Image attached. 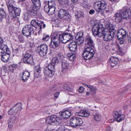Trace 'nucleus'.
I'll use <instances>...</instances> for the list:
<instances>
[{
  "label": "nucleus",
  "mask_w": 131,
  "mask_h": 131,
  "mask_svg": "<svg viewBox=\"0 0 131 131\" xmlns=\"http://www.w3.org/2000/svg\"><path fill=\"white\" fill-rule=\"evenodd\" d=\"M12 10V13L9 14H12V17L13 18H15L17 16L20 15L21 12V9L20 8L15 7Z\"/></svg>",
  "instance_id": "nucleus-21"
},
{
  "label": "nucleus",
  "mask_w": 131,
  "mask_h": 131,
  "mask_svg": "<svg viewBox=\"0 0 131 131\" xmlns=\"http://www.w3.org/2000/svg\"><path fill=\"white\" fill-rule=\"evenodd\" d=\"M63 57L62 53H58L56 55L55 57H53L51 60V62L55 65L56 63H58L59 61H61L62 58Z\"/></svg>",
  "instance_id": "nucleus-24"
},
{
  "label": "nucleus",
  "mask_w": 131,
  "mask_h": 131,
  "mask_svg": "<svg viewBox=\"0 0 131 131\" xmlns=\"http://www.w3.org/2000/svg\"><path fill=\"white\" fill-rule=\"evenodd\" d=\"M115 57L114 56L111 57L110 58V63L112 67H114L115 66Z\"/></svg>",
  "instance_id": "nucleus-39"
},
{
  "label": "nucleus",
  "mask_w": 131,
  "mask_h": 131,
  "mask_svg": "<svg viewBox=\"0 0 131 131\" xmlns=\"http://www.w3.org/2000/svg\"><path fill=\"white\" fill-rule=\"evenodd\" d=\"M83 84L86 87H87V86H88V85L85 83H83Z\"/></svg>",
  "instance_id": "nucleus-61"
},
{
  "label": "nucleus",
  "mask_w": 131,
  "mask_h": 131,
  "mask_svg": "<svg viewBox=\"0 0 131 131\" xmlns=\"http://www.w3.org/2000/svg\"><path fill=\"white\" fill-rule=\"evenodd\" d=\"M124 116L121 115L117 111L115 112V120L118 122H120L124 119Z\"/></svg>",
  "instance_id": "nucleus-30"
},
{
  "label": "nucleus",
  "mask_w": 131,
  "mask_h": 131,
  "mask_svg": "<svg viewBox=\"0 0 131 131\" xmlns=\"http://www.w3.org/2000/svg\"><path fill=\"white\" fill-rule=\"evenodd\" d=\"M59 94V92L54 93V97L56 98H57L58 97V96Z\"/></svg>",
  "instance_id": "nucleus-55"
},
{
  "label": "nucleus",
  "mask_w": 131,
  "mask_h": 131,
  "mask_svg": "<svg viewBox=\"0 0 131 131\" xmlns=\"http://www.w3.org/2000/svg\"><path fill=\"white\" fill-rule=\"evenodd\" d=\"M90 94V92H86V95L87 96H88Z\"/></svg>",
  "instance_id": "nucleus-62"
},
{
  "label": "nucleus",
  "mask_w": 131,
  "mask_h": 131,
  "mask_svg": "<svg viewBox=\"0 0 131 131\" xmlns=\"http://www.w3.org/2000/svg\"><path fill=\"white\" fill-rule=\"evenodd\" d=\"M60 42L59 40L51 41V47L54 49H56L60 46Z\"/></svg>",
  "instance_id": "nucleus-27"
},
{
  "label": "nucleus",
  "mask_w": 131,
  "mask_h": 131,
  "mask_svg": "<svg viewBox=\"0 0 131 131\" xmlns=\"http://www.w3.org/2000/svg\"><path fill=\"white\" fill-rule=\"evenodd\" d=\"M46 2L47 3V4L44 6V10L49 15H51L55 12L56 4L53 1Z\"/></svg>",
  "instance_id": "nucleus-9"
},
{
  "label": "nucleus",
  "mask_w": 131,
  "mask_h": 131,
  "mask_svg": "<svg viewBox=\"0 0 131 131\" xmlns=\"http://www.w3.org/2000/svg\"><path fill=\"white\" fill-rule=\"evenodd\" d=\"M62 87L64 90L65 91H71V89L69 86L66 84H64L63 85Z\"/></svg>",
  "instance_id": "nucleus-42"
},
{
  "label": "nucleus",
  "mask_w": 131,
  "mask_h": 131,
  "mask_svg": "<svg viewBox=\"0 0 131 131\" xmlns=\"http://www.w3.org/2000/svg\"><path fill=\"white\" fill-rule=\"evenodd\" d=\"M22 61L25 64L29 65L34 64V59L32 56L28 53H26L22 59Z\"/></svg>",
  "instance_id": "nucleus-16"
},
{
  "label": "nucleus",
  "mask_w": 131,
  "mask_h": 131,
  "mask_svg": "<svg viewBox=\"0 0 131 131\" xmlns=\"http://www.w3.org/2000/svg\"><path fill=\"white\" fill-rule=\"evenodd\" d=\"M9 68H11V69L9 70H13L16 69V66L14 65H10L9 66Z\"/></svg>",
  "instance_id": "nucleus-51"
},
{
  "label": "nucleus",
  "mask_w": 131,
  "mask_h": 131,
  "mask_svg": "<svg viewBox=\"0 0 131 131\" xmlns=\"http://www.w3.org/2000/svg\"><path fill=\"white\" fill-rule=\"evenodd\" d=\"M129 9L128 7H124L120 10L118 11L115 14V21L120 22L122 19H127L129 17Z\"/></svg>",
  "instance_id": "nucleus-5"
},
{
  "label": "nucleus",
  "mask_w": 131,
  "mask_h": 131,
  "mask_svg": "<svg viewBox=\"0 0 131 131\" xmlns=\"http://www.w3.org/2000/svg\"><path fill=\"white\" fill-rule=\"evenodd\" d=\"M87 87L89 88L90 89H91L92 88H93L94 87L92 86L88 85V86H87Z\"/></svg>",
  "instance_id": "nucleus-59"
},
{
  "label": "nucleus",
  "mask_w": 131,
  "mask_h": 131,
  "mask_svg": "<svg viewBox=\"0 0 131 131\" xmlns=\"http://www.w3.org/2000/svg\"><path fill=\"white\" fill-rule=\"evenodd\" d=\"M55 66L51 62L50 63L44 68L43 70V73L47 76L52 77L54 74Z\"/></svg>",
  "instance_id": "nucleus-10"
},
{
  "label": "nucleus",
  "mask_w": 131,
  "mask_h": 131,
  "mask_svg": "<svg viewBox=\"0 0 131 131\" xmlns=\"http://www.w3.org/2000/svg\"><path fill=\"white\" fill-rule=\"evenodd\" d=\"M96 90L97 89L96 87H94L91 89H90V92L91 94L92 95H94L96 93Z\"/></svg>",
  "instance_id": "nucleus-43"
},
{
  "label": "nucleus",
  "mask_w": 131,
  "mask_h": 131,
  "mask_svg": "<svg viewBox=\"0 0 131 131\" xmlns=\"http://www.w3.org/2000/svg\"><path fill=\"white\" fill-rule=\"evenodd\" d=\"M71 32V31H69L68 29H66L64 31V33L60 34L59 40L61 43H66L68 42H71V41H73L74 37Z\"/></svg>",
  "instance_id": "nucleus-6"
},
{
  "label": "nucleus",
  "mask_w": 131,
  "mask_h": 131,
  "mask_svg": "<svg viewBox=\"0 0 131 131\" xmlns=\"http://www.w3.org/2000/svg\"><path fill=\"white\" fill-rule=\"evenodd\" d=\"M22 79L24 82H26L29 77L30 73L27 71H25L23 72Z\"/></svg>",
  "instance_id": "nucleus-31"
},
{
  "label": "nucleus",
  "mask_w": 131,
  "mask_h": 131,
  "mask_svg": "<svg viewBox=\"0 0 131 131\" xmlns=\"http://www.w3.org/2000/svg\"><path fill=\"white\" fill-rule=\"evenodd\" d=\"M40 73L39 72L34 71V77L35 78H37L39 76V75Z\"/></svg>",
  "instance_id": "nucleus-52"
},
{
  "label": "nucleus",
  "mask_w": 131,
  "mask_h": 131,
  "mask_svg": "<svg viewBox=\"0 0 131 131\" xmlns=\"http://www.w3.org/2000/svg\"><path fill=\"white\" fill-rule=\"evenodd\" d=\"M39 54L41 57H44L46 55L48 51V46L45 44H41L38 47Z\"/></svg>",
  "instance_id": "nucleus-15"
},
{
  "label": "nucleus",
  "mask_w": 131,
  "mask_h": 131,
  "mask_svg": "<svg viewBox=\"0 0 131 131\" xmlns=\"http://www.w3.org/2000/svg\"><path fill=\"white\" fill-rule=\"evenodd\" d=\"M68 0H59V3L62 6H67L68 4Z\"/></svg>",
  "instance_id": "nucleus-38"
},
{
  "label": "nucleus",
  "mask_w": 131,
  "mask_h": 131,
  "mask_svg": "<svg viewBox=\"0 0 131 131\" xmlns=\"http://www.w3.org/2000/svg\"><path fill=\"white\" fill-rule=\"evenodd\" d=\"M16 119V117L15 116H13L11 117L8 121V127L9 129H11L13 128Z\"/></svg>",
  "instance_id": "nucleus-29"
},
{
  "label": "nucleus",
  "mask_w": 131,
  "mask_h": 131,
  "mask_svg": "<svg viewBox=\"0 0 131 131\" xmlns=\"http://www.w3.org/2000/svg\"><path fill=\"white\" fill-rule=\"evenodd\" d=\"M74 14L76 18H78L81 17H83L84 16L83 13L81 11H75Z\"/></svg>",
  "instance_id": "nucleus-36"
},
{
  "label": "nucleus",
  "mask_w": 131,
  "mask_h": 131,
  "mask_svg": "<svg viewBox=\"0 0 131 131\" xmlns=\"http://www.w3.org/2000/svg\"><path fill=\"white\" fill-rule=\"evenodd\" d=\"M25 0H19V2H23L24 1H25Z\"/></svg>",
  "instance_id": "nucleus-63"
},
{
  "label": "nucleus",
  "mask_w": 131,
  "mask_h": 131,
  "mask_svg": "<svg viewBox=\"0 0 131 131\" xmlns=\"http://www.w3.org/2000/svg\"><path fill=\"white\" fill-rule=\"evenodd\" d=\"M65 130V128L64 125H62L57 130V131H64Z\"/></svg>",
  "instance_id": "nucleus-47"
},
{
  "label": "nucleus",
  "mask_w": 131,
  "mask_h": 131,
  "mask_svg": "<svg viewBox=\"0 0 131 131\" xmlns=\"http://www.w3.org/2000/svg\"><path fill=\"white\" fill-rule=\"evenodd\" d=\"M46 123L52 125H58L62 122V120L55 115L48 117L46 119Z\"/></svg>",
  "instance_id": "nucleus-8"
},
{
  "label": "nucleus",
  "mask_w": 131,
  "mask_h": 131,
  "mask_svg": "<svg viewBox=\"0 0 131 131\" xmlns=\"http://www.w3.org/2000/svg\"><path fill=\"white\" fill-rule=\"evenodd\" d=\"M0 49L1 50V51H0V54L1 53H10L9 49L6 45H1L0 46Z\"/></svg>",
  "instance_id": "nucleus-26"
},
{
  "label": "nucleus",
  "mask_w": 131,
  "mask_h": 131,
  "mask_svg": "<svg viewBox=\"0 0 131 131\" xmlns=\"http://www.w3.org/2000/svg\"><path fill=\"white\" fill-rule=\"evenodd\" d=\"M104 29L103 25L102 24H95L92 29L93 35L94 36H98L100 37H101L104 34Z\"/></svg>",
  "instance_id": "nucleus-7"
},
{
  "label": "nucleus",
  "mask_w": 131,
  "mask_h": 131,
  "mask_svg": "<svg viewBox=\"0 0 131 131\" xmlns=\"http://www.w3.org/2000/svg\"><path fill=\"white\" fill-rule=\"evenodd\" d=\"M84 89L83 88L82 86H80L78 90L79 92L82 93L84 91Z\"/></svg>",
  "instance_id": "nucleus-50"
},
{
  "label": "nucleus",
  "mask_w": 131,
  "mask_h": 131,
  "mask_svg": "<svg viewBox=\"0 0 131 131\" xmlns=\"http://www.w3.org/2000/svg\"><path fill=\"white\" fill-rule=\"evenodd\" d=\"M59 35L58 32L57 31H54L52 32L50 36L51 41L59 40Z\"/></svg>",
  "instance_id": "nucleus-28"
},
{
  "label": "nucleus",
  "mask_w": 131,
  "mask_h": 131,
  "mask_svg": "<svg viewBox=\"0 0 131 131\" xmlns=\"http://www.w3.org/2000/svg\"><path fill=\"white\" fill-rule=\"evenodd\" d=\"M27 13H28V12H27ZM30 15L28 13H24V15L23 16V19L25 21H28L29 19V17L28 16V15Z\"/></svg>",
  "instance_id": "nucleus-44"
},
{
  "label": "nucleus",
  "mask_w": 131,
  "mask_h": 131,
  "mask_svg": "<svg viewBox=\"0 0 131 131\" xmlns=\"http://www.w3.org/2000/svg\"><path fill=\"white\" fill-rule=\"evenodd\" d=\"M30 24L35 28H38L40 29L44 28L46 26L43 22L40 20L33 19L31 21Z\"/></svg>",
  "instance_id": "nucleus-17"
},
{
  "label": "nucleus",
  "mask_w": 131,
  "mask_h": 131,
  "mask_svg": "<svg viewBox=\"0 0 131 131\" xmlns=\"http://www.w3.org/2000/svg\"><path fill=\"white\" fill-rule=\"evenodd\" d=\"M69 62L66 60H63L62 61L61 66L62 71L64 73H66L69 70L70 66Z\"/></svg>",
  "instance_id": "nucleus-18"
},
{
  "label": "nucleus",
  "mask_w": 131,
  "mask_h": 131,
  "mask_svg": "<svg viewBox=\"0 0 131 131\" xmlns=\"http://www.w3.org/2000/svg\"><path fill=\"white\" fill-rule=\"evenodd\" d=\"M34 71L40 73L41 69L40 67L38 66H36L34 68Z\"/></svg>",
  "instance_id": "nucleus-48"
},
{
  "label": "nucleus",
  "mask_w": 131,
  "mask_h": 131,
  "mask_svg": "<svg viewBox=\"0 0 131 131\" xmlns=\"http://www.w3.org/2000/svg\"><path fill=\"white\" fill-rule=\"evenodd\" d=\"M31 1L32 4L27 7L28 14L32 17L41 18L42 15L38 11L41 5L40 0H31Z\"/></svg>",
  "instance_id": "nucleus-3"
},
{
  "label": "nucleus",
  "mask_w": 131,
  "mask_h": 131,
  "mask_svg": "<svg viewBox=\"0 0 131 131\" xmlns=\"http://www.w3.org/2000/svg\"><path fill=\"white\" fill-rule=\"evenodd\" d=\"M10 53H1L0 56L1 57V59L2 61L4 62H7L8 60V58L10 56Z\"/></svg>",
  "instance_id": "nucleus-25"
},
{
  "label": "nucleus",
  "mask_w": 131,
  "mask_h": 131,
  "mask_svg": "<svg viewBox=\"0 0 131 131\" xmlns=\"http://www.w3.org/2000/svg\"><path fill=\"white\" fill-rule=\"evenodd\" d=\"M75 54L76 53L73 52L69 53L68 54L67 56L70 61H73L75 59Z\"/></svg>",
  "instance_id": "nucleus-35"
},
{
  "label": "nucleus",
  "mask_w": 131,
  "mask_h": 131,
  "mask_svg": "<svg viewBox=\"0 0 131 131\" xmlns=\"http://www.w3.org/2000/svg\"><path fill=\"white\" fill-rule=\"evenodd\" d=\"M50 38V36L48 35H46L42 37V40L44 41L48 40Z\"/></svg>",
  "instance_id": "nucleus-46"
},
{
  "label": "nucleus",
  "mask_w": 131,
  "mask_h": 131,
  "mask_svg": "<svg viewBox=\"0 0 131 131\" xmlns=\"http://www.w3.org/2000/svg\"><path fill=\"white\" fill-rule=\"evenodd\" d=\"M17 113L14 108V107H12L8 111V114L9 115L14 114Z\"/></svg>",
  "instance_id": "nucleus-41"
},
{
  "label": "nucleus",
  "mask_w": 131,
  "mask_h": 131,
  "mask_svg": "<svg viewBox=\"0 0 131 131\" xmlns=\"http://www.w3.org/2000/svg\"><path fill=\"white\" fill-rule=\"evenodd\" d=\"M6 14L3 8H1L0 9V22H2L3 19L6 18Z\"/></svg>",
  "instance_id": "nucleus-32"
},
{
  "label": "nucleus",
  "mask_w": 131,
  "mask_h": 131,
  "mask_svg": "<svg viewBox=\"0 0 131 131\" xmlns=\"http://www.w3.org/2000/svg\"><path fill=\"white\" fill-rule=\"evenodd\" d=\"M1 71L2 72H5V73L9 72L7 70V68H6L5 66L3 68L1 69Z\"/></svg>",
  "instance_id": "nucleus-49"
},
{
  "label": "nucleus",
  "mask_w": 131,
  "mask_h": 131,
  "mask_svg": "<svg viewBox=\"0 0 131 131\" xmlns=\"http://www.w3.org/2000/svg\"><path fill=\"white\" fill-rule=\"evenodd\" d=\"M68 47L69 48L71 52L76 53L77 50V46L76 42L75 41H72L71 42L68 46Z\"/></svg>",
  "instance_id": "nucleus-22"
},
{
  "label": "nucleus",
  "mask_w": 131,
  "mask_h": 131,
  "mask_svg": "<svg viewBox=\"0 0 131 131\" xmlns=\"http://www.w3.org/2000/svg\"><path fill=\"white\" fill-rule=\"evenodd\" d=\"M58 16L61 19L65 21H70L71 18L68 11L63 9H61L59 10Z\"/></svg>",
  "instance_id": "nucleus-13"
},
{
  "label": "nucleus",
  "mask_w": 131,
  "mask_h": 131,
  "mask_svg": "<svg viewBox=\"0 0 131 131\" xmlns=\"http://www.w3.org/2000/svg\"><path fill=\"white\" fill-rule=\"evenodd\" d=\"M128 9H129V14H130L129 17H130L131 16V8H128Z\"/></svg>",
  "instance_id": "nucleus-60"
},
{
  "label": "nucleus",
  "mask_w": 131,
  "mask_h": 131,
  "mask_svg": "<svg viewBox=\"0 0 131 131\" xmlns=\"http://www.w3.org/2000/svg\"><path fill=\"white\" fill-rule=\"evenodd\" d=\"M7 5L9 13H12V9L16 6L15 2L13 0H8V2H7Z\"/></svg>",
  "instance_id": "nucleus-23"
},
{
  "label": "nucleus",
  "mask_w": 131,
  "mask_h": 131,
  "mask_svg": "<svg viewBox=\"0 0 131 131\" xmlns=\"http://www.w3.org/2000/svg\"><path fill=\"white\" fill-rule=\"evenodd\" d=\"M94 7L98 13L106 8L107 4L103 1H96L94 2Z\"/></svg>",
  "instance_id": "nucleus-11"
},
{
  "label": "nucleus",
  "mask_w": 131,
  "mask_h": 131,
  "mask_svg": "<svg viewBox=\"0 0 131 131\" xmlns=\"http://www.w3.org/2000/svg\"><path fill=\"white\" fill-rule=\"evenodd\" d=\"M4 40L3 38L0 37V45H2L3 43Z\"/></svg>",
  "instance_id": "nucleus-57"
},
{
  "label": "nucleus",
  "mask_w": 131,
  "mask_h": 131,
  "mask_svg": "<svg viewBox=\"0 0 131 131\" xmlns=\"http://www.w3.org/2000/svg\"><path fill=\"white\" fill-rule=\"evenodd\" d=\"M22 103L21 102H18L16 104L14 105L12 107H14V108L16 111L17 113L19 111L21 110V106Z\"/></svg>",
  "instance_id": "nucleus-34"
},
{
  "label": "nucleus",
  "mask_w": 131,
  "mask_h": 131,
  "mask_svg": "<svg viewBox=\"0 0 131 131\" xmlns=\"http://www.w3.org/2000/svg\"><path fill=\"white\" fill-rule=\"evenodd\" d=\"M2 96V93L1 92L0 93V99L1 98Z\"/></svg>",
  "instance_id": "nucleus-64"
},
{
  "label": "nucleus",
  "mask_w": 131,
  "mask_h": 131,
  "mask_svg": "<svg viewBox=\"0 0 131 131\" xmlns=\"http://www.w3.org/2000/svg\"><path fill=\"white\" fill-rule=\"evenodd\" d=\"M77 115L78 116L83 117H87L90 115L89 113L84 110L80 111L78 113Z\"/></svg>",
  "instance_id": "nucleus-33"
},
{
  "label": "nucleus",
  "mask_w": 131,
  "mask_h": 131,
  "mask_svg": "<svg viewBox=\"0 0 131 131\" xmlns=\"http://www.w3.org/2000/svg\"><path fill=\"white\" fill-rule=\"evenodd\" d=\"M104 34L103 39L105 41H108L112 39L115 36L114 25L112 24L107 25L104 30Z\"/></svg>",
  "instance_id": "nucleus-4"
},
{
  "label": "nucleus",
  "mask_w": 131,
  "mask_h": 131,
  "mask_svg": "<svg viewBox=\"0 0 131 131\" xmlns=\"http://www.w3.org/2000/svg\"><path fill=\"white\" fill-rule=\"evenodd\" d=\"M95 12V10L93 9H91L90 10L89 12V14L90 15H92L93 14H94V13Z\"/></svg>",
  "instance_id": "nucleus-53"
},
{
  "label": "nucleus",
  "mask_w": 131,
  "mask_h": 131,
  "mask_svg": "<svg viewBox=\"0 0 131 131\" xmlns=\"http://www.w3.org/2000/svg\"><path fill=\"white\" fill-rule=\"evenodd\" d=\"M115 121V118H112L108 120L109 122H112Z\"/></svg>",
  "instance_id": "nucleus-58"
},
{
  "label": "nucleus",
  "mask_w": 131,
  "mask_h": 131,
  "mask_svg": "<svg viewBox=\"0 0 131 131\" xmlns=\"http://www.w3.org/2000/svg\"><path fill=\"white\" fill-rule=\"evenodd\" d=\"M116 36L118 38L117 42L115 45L116 47V52L117 54L122 55L123 54L122 49L118 43L121 45L123 44V39L128 37L129 38H130L129 39V41L131 42V32L129 33L128 36L127 32L125 30L121 29L117 31Z\"/></svg>",
  "instance_id": "nucleus-2"
},
{
  "label": "nucleus",
  "mask_w": 131,
  "mask_h": 131,
  "mask_svg": "<svg viewBox=\"0 0 131 131\" xmlns=\"http://www.w3.org/2000/svg\"><path fill=\"white\" fill-rule=\"evenodd\" d=\"M18 38L19 41L20 43H22L24 42V36L22 35H19L18 36Z\"/></svg>",
  "instance_id": "nucleus-45"
},
{
  "label": "nucleus",
  "mask_w": 131,
  "mask_h": 131,
  "mask_svg": "<svg viewBox=\"0 0 131 131\" xmlns=\"http://www.w3.org/2000/svg\"><path fill=\"white\" fill-rule=\"evenodd\" d=\"M83 34L82 32H78L75 38L76 40V43L78 45H80L82 44L84 41V38L83 37Z\"/></svg>",
  "instance_id": "nucleus-20"
},
{
  "label": "nucleus",
  "mask_w": 131,
  "mask_h": 131,
  "mask_svg": "<svg viewBox=\"0 0 131 131\" xmlns=\"http://www.w3.org/2000/svg\"><path fill=\"white\" fill-rule=\"evenodd\" d=\"M94 118L96 121L99 122L101 119V116L98 113L94 114L93 115Z\"/></svg>",
  "instance_id": "nucleus-37"
},
{
  "label": "nucleus",
  "mask_w": 131,
  "mask_h": 131,
  "mask_svg": "<svg viewBox=\"0 0 131 131\" xmlns=\"http://www.w3.org/2000/svg\"><path fill=\"white\" fill-rule=\"evenodd\" d=\"M71 111L70 110H65L59 113L61 118L63 119H67L69 118L71 115Z\"/></svg>",
  "instance_id": "nucleus-19"
},
{
  "label": "nucleus",
  "mask_w": 131,
  "mask_h": 131,
  "mask_svg": "<svg viewBox=\"0 0 131 131\" xmlns=\"http://www.w3.org/2000/svg\"><path fill=\"white\" fill-rule=\"evenodd\" d=\"M112 129V128H111L109 126H107L106 128V131H111Z\"/></svg>",
  "instance_id": "nucleus-54"
},
{
  "label": "nucleus",
  "mask_w": 131,
  "mask_h": 131,
  "mask_svg": "<svg viewBox=\"0 0 131 131\" xmlns=\"http://www.w3.org/2000/svg\"><path fill=\"white\" fill-rule=\"evenodd\" d=\"M94 45L92 38L90 36H86L85 39L84 49L83 53V56L84 59L90 60L94 56L95 51L92 47H94Z\"/></svg>",
  "instance_id": "nucleus-1"
},
{
  "label": "nucleus",
  "mask_w": 131,
  "mask_h": 131,
  "mask_svg": "<svg viewBox=\"0 0 131 131\" xmlns=\"http://www.w3.org/2000/svg\"><path fill=\"white\" fill-rule=\"evenodd\" d=\"M33 26L31 24L26 25L22 30V34L24 36L28 37H30L32 34L34 33Z\"/></svg>",
  "instance_id": "nucleus-12"
},
{
  "label": "nucleus",
  "mask_w": 131,
  "mask_h": 131,
  "mask_svg": "<svg viewBox=\"0 0 131 131\" xmlns=\"http://www.w3.org/2000/svg\"><path fill=\"white\" fill-rule=\"evenodd\" d=\"M83 123L81 118L78 117H73L70 120V125L73 128L79 126H81Z\"/></svg>",
  "instance_id": "nucleus-14"
},
{
  "label": "nucleus",
  "mask_w": 131,
  "mask_h": 131,
  "mask_svg": "<svg viewBox=\"0 0 131 131\" xmlns=\"http://www.w3.org/2000/svg\"><path fill=\"white\" fill-rule=\"evenodd\" d=\"M72 2V3L73 4L75 5L77 4L78 0H71Z\"/></svg>",
  "instance_id": "nucleus-56"
},
{
  "label": "nucleus",
  "mask_w": 131,
  "mask_h": 131,
  "mask_svg": "<svg viewBox=\"0 0 131 131\" xmlns=\"http://www.w3.org/2000/svg\"><path fill=\"white\" fill-rule=\"evenodd\" d=\"M22 48L19 46L17 45L16 48H14L13 49V51L14 53H17L21 51Z\"/></svg>",
  "instance_id": "nucleus-40"
}]
</instances>
